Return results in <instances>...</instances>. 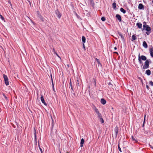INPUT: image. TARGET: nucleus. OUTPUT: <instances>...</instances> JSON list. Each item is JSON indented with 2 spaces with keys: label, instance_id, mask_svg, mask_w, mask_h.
Returning <instances> with one entry per match:
<instances>
[{
  "label": "nucleus",
  "instance_id": "obj_1",
  "mask_svg": "<svg viewBox=\"0 0 153 153\" xmlns=\"http://www.w3.org/2000/svg\"><path fill=\"white\" fill-rule=\"evenodd\" d=\"M96 114L97 115V120L101 122L102 123H103L104 122V121L102 118L101 114L99 111L96 110Z\"/></svg>",
  "mask_w": 153,
  "mask_h": 153
},
{
  "label": "nucleus",
  "instance_id": "obj_2",
  "mask_svg": "<svg viewBox=\"0 0 153 153\" xmlns=\"http://www.w3.org/2000/svg\"><path fill=\"white\" fill-rule=\"evenodd\" d=\"M143 29L146 30L147 32H150L151 28L149 27L146 25V23L144 22L143 25Z\"/></svg>",
  "mask_w": 153,
  "mask_h": 153
},
{
  "label": "nucleus",
  "instance_id": "obj_3",
  "mask_svg": "<svg viewBox=\"0 0 153 153\" xmlns=\"http://www.w3.org/2000/svg\"><path fill=\"white\" fill-rule=\"evenodd\" d=\"M3 78L4 79V82L5 85L7 86H8L9 85V82L8 81V79L7 76L5 74H3Z\"/></svg>",
  "mask_w": 153,
  "mask_h": 153
},
{
  "label": "nucleus",
  "instance_id": "obj_4",
  "mask_svg": "<svg viewBox=\"0 0 153 153\" xmlns=\"http://www.w3.org/2000/svg\"><path fill=\"white\" fill-rule=\"evenodd\" d=\"M149 63L148 60H147L145 62L144 65H143V69H147L149 67Z\"/></svg>",
  "mask_w": 153,
  "mask_h": 153
},
{
  "label": "nucleus",
  "instance_id": "obj_5",
  "mask_svg": "<svg viewBox=\"0 0 153 153\" xmlns=\"http://www.w3.org/2000/svg\"><path fill=\"white\" fill-rule=\"evenodd\" d=\"M98 64V70L101 69L102 68V65L98 59H96V65Z\"/></svg>",
  "mask_w": 153,
  "mask_h": 153
},
{
  "label": "nucleus",
  "instance_id": "obj_6",
  "mask_svg": "<svg viewBox=\"0 0 153 153\" xmlns=\"http://www.w3.org/2000/svg\"><path fill=\"white\" fill-rule=\"evenodd\" d=\"M55 13L59 19H60L61 17V14L58 10H56Z\"/></svg>",
  "mask_w": 153,
  "mask_h": 153
},
{
  "label": "nucleus",
  "instance_id": "obj_7",
  "mask_svg": "<svg viewBox=\"0 0 153 153\" xmlns=\"http://www.w3.org/2000/svg\"><path fill=\"white\" fill-rule=\"evenodd\" d=\"M41 100L42 102L45 105H47V104L46 102H45V101L42 95H41Z\"/></svg>",
  "mask_w": 153,
  "mask_h": 153
},
{
  "label": "nucleus",
  "instance_id": "obj_8",
  "mask_svg": "<svg viewBox=\"0 0 153 153\" xmlns=\"http://www.w3.org/2000/svg\"><path fill=\"white\" fill-rule=\"evenodd\" d=\"M140 59H141L142 60H143L145 61V60H146V57L142 55L141 56H140Z\"/></svg>",
  "mask_w": 153,
  "mask_h": 153
},
{
  "label": "nucleus",
  "instance_id": "obj_9",
  "mask_svg": "<svg viewBox=\"0 0 153 153\" xmlns=\"http://www.w3.org/2000/svg\"><path fill=\"white\" fill-rule=\"evenodd\" d=\"M100 102L103 105L105 104L106 102V100L103 98H102L101 99Z\"/></svg>",
  "mask_w": 153,
  "mask_h": 153
},
{
  "label": "nucleus",
  "instance_id": "obj_10",
  "mask_svg": "<svg viewBox=\"0 0 153 153\" xmlns=\"http://www.w3.org/2000/svg\"><path fill=\"white\" fill-rule=\"evenodd\" d=\"M84 142V140L83 138H82L80 142V146L82 147L83 146V144Z\"/></svg>",
  "mask_w": 153,
  "mask_h": 153
},
{
  "label": "nucleus",
  "instance_id": "obj_11",
  "mask_svg": "<svg viewBox=\"0 0 153 153\" xmlns=\"http://www.w3.org/2000/svg\"><path fill=\"white\" fill-rule=\"evenodd\" d=\"M144 8V6L142 4H140L138 6V8L139 9H142Z\"/></svg>",
  "mask_w": 153,
  "mask_h": 153
},
{
  "label": "nucleus",
  "instance_id": "obj_12",
  "mask_svg": "<svg viewBox=\"0 0 153 153\" xmlns=\"http://www.w3.org/2000/svg\"><path fill=\"white\" fill-rule=\"evenodd\" d=\"M53 52L54 54H56V55L59 58L61 59V57H60V56L57 54V53L55 51V49L54 48H53Z\"/></svg>",
  "mask_w": 153,
  "mask_h": 153
},
{
  "label": "nucleus",
  "instance_id": "obj_13",
  "mask_svg": "<svg viewBox=\"0 0 153 153\" xmlns=\"http://www.w3.org/2000/svg\"><path fill=\"white\" fill-rule=\"evenodd\" d=\"M143 46L145 48H147L148 47L145 41H144L143 44Z\"/></svg>",
  "mask_w": 153,
  "mask_h": 153
},
{
  "label": "nucleus",
  "instance_id": "obj_14",
  "mask_svg": "<svg viewBox=\"0 0 153 153\" xmlns=\"http://www.w3.org/2000/svg\"><path fill=\"white\" fill-rule=\"evenodd\" d=\"M38 17L42 22L44 21V18L41 15H39Z\"/></svg>",
  "mask_w": 153,
  "mask_h": 153
},
{
  "label": "nucleus",
  "instance_id": "obj_15",
  "mask_svg": "<svg viewBox=\"0 0 153 153\" xmlns=\"http://www.w3.org/2000/svg\"><path fill=\"white\" fill-rule=\"evenodd\" d=\"M137 26L139 28H141L142 27V24L140 23H138L137 24Z\"/></svg>",
  "mask_w": 153,
  "mask_h": 153
},
{
  "label": "nucleus",
  "instance_id": "obj_16",
  "mask_svg": "<svg viewBox=\"0 0 153 153\" xmlns=\"http://www.w3.org/2000/svg\"><path fill=\"white\" fill-rule=\"evenodd\" d=\"M82 40L83 42V43H85V38L84 36H82Z\"/></svg>",
  "mask_w": 153,
  "mask_h": 153
},
{
  "label": "nucleus",
  "instance_id": "obj_17",
  "mask_svg": "<svg viewBox=\"0 0 153 153\" xmlns=\"http://www.w3.org/2000/svg\"><path fill=\"white\" fill-rule=\"evenodd\" d=\"M146 74L148 75H149L151 74V71L149 70H147L146 71Z\"/></svg>",
  "mask_w": 153,
  "mask_h": 153
},
{
  "label": "nucleus",
  "instance_id": "obj_18",
  "mask_svg": "<svg viewBox=\"0 0 153 153\" xmlns=\"http://www.w3.org/2000/svg\"><path fill=\"white\" fill-rule=\"evenodd\" d=\"M116 17L119 21H121V17L119 15H117L116 16Z\"/></svg>",
  "mask_w": 153,
  "mask_h": 153
},
{
  "label": "nucleus",
  "instance_id": "obj_19",
  "mask_svg": "<svg viewBox=\"0 0 153 153\" xmlns=\"http://www.w3.org/2000/svg\"><path fill=\"white\" fill-rule=\"evenodd\" d=\"M34 137H35V140L36 141V129H35V128H34Z\"/></svg>",
  "mask_w": 153,
  "mask_h": 153
},
{
  "label": "nucleus",
  "instance_id": "obj_20",
  "mask_svg": "<svg viewBox=\"0 0 153 153\" xmlns=\"http://www.w3.org/2000/svg\"><path fill=\"white\" fill-rule=\"evenodd\" d=\"M120 11L123 13H125L126 12V10L123 8H121L120 9Z\"/></svg>",
  "mask_w": 153,
  "mask_h": 153
},
{
  "label": "nucleus",
  "instance_id": "obj_21",
  "mask_svg": "<svg viewBox=\"0 0 153 153\" xmlns=\"http://www.w3.org/2000/svg\"><path fill=\"white\" fill-rule=\"evenodd\" d=\"M138 61H139V62L140 64H142V61L141 60V59H140V54H139V55H138Z\"/></svg>",
  "mask_w": 153,
  "mask_h": 153
},
{
  "label": "nucleus",
  "instance_id": "obj_22",
  "mask_svg": "<svg viewBox=\"0 0 153 153\" xmlns=\"http://www.w3.org/2000/svg\"><path fill=\"white\" fill-rule=\"evenodd\" d=\"M132 41L135 40L137 39L136 37L134 35H133L132 36Z\"/></svg>",
  "mask_w": 153,
  "mask_h": 153
},
{
  "label": "nucleus",
  "instance_id": "obj_23",
  "mask_svg": "<svg viewBox=\"0 0 153 153\" xmlns=\"http://www.w3.org/2000/svg\"><path fill=\"white\" fill-rule=\"evenodd\" d=\"M112 6L113 8L114 9H115L116 7V3L115 2L113 3L112 4Z\"/></svg>",
  "mask_w": 153,
  "mask_h": 153
},
{
  "label": "nucleus",
  "instance_id": "obj_24",
  "mask_svg": "<svg viewBox=\"0 0 153 153\" xmlns=\"http://www.w3.org/2000/svg\"><path fill=\"white\" fill-rule=\"evenodd\" d=\"M115 135L116 136L118 133V130L117 128H115Z\"/></svg>",
  "mask_w": 153,
  "mask_h": 153
},
{
  "label": "nucleus",
  "instance_id": "obj_25",
  "mask_svg": "<svg viewBox=\"0 0 153 153\" xmlns=\"http://www.w3.org/2000/svg\"><path fill=\"white\" fill-rule=\"evenodd\" d=\"M70 86H71V90L73 91H74L72 85L71 79H70Z\"/></svg>",
  "mask_w": 153,
  "mask_h": 153
},
{
  "label": "nucleus",
  "instance_id": "obj_26",
  "mask_svg": "<svg viewBox=\"0 0 153 153\" xmlns=\"http://www.w3.org/2000/svg\"><path fill=\"white\" fill-rule=\"evenodd\" d=\"M119 35L120 36L121 38L122 39H124L123 36L122 34L120 33V34H119Z\"/></svg>",
  "mask_w": 153,
  "mask_h": 153
},
{
  "label": "nucleus",
  "instance_id": "obj_27",
  "mask_svg": "<svg viewBox=\"0 0 153 153\" xmlns=\"http://www.w3.org/2000/svg\"><path fill=\"white\" fill-rule=\"evenodd\" d=\"M101 19L102 21H104L105 20V19L104 17H102L101 18Z\"/></svg>",
  "mask_w": 153,
  "mask_h": 153
},
{
  "label": "nucleus",
  "instance_id": "obj_28",
  "mask_svg": "<svg viewBox=\"0 0 153 153\" xmlns=\"http://www.w3.org/2000/svg\"><path fill=\"white\" fill-rule=\"evenodd\" d=\"M0 16L2 20H4V17L1 15H0Z\"/></svg>",
  "mask_w": 153,
  "mask_h": 153
},
{
  "label": "nucleus",
  "instance_id": "obj_29",
  "mask_svg": "<svg viewBox=\"0 0 153 153\" xmlns=\"http://www.w3.org/2000/svg\"><path fill=\"white\" fill-rule=\"evenodd\" d=\"M39 149L41 151V153H42V152H43L44 150L43 149V150L42 149L41 147H39Z\"/></svg>",
  "mask_w": 153,
  "mask_h": 153
},
{
  "label": "nucleus",
  "instance_id": "obj_30",
  "mask_svg": "<svg viewBox=\"0 0 153 153\" xmlns=\"http://www.w3.org/2000/svg\"><path fill=\"white\" fill-rule=\"evenodd\" d=\"M51 78L52 83V85H53V89L54 90V85H53V81L52 78V75H51Z\"/></svg>",
  "mask_w": 153,
  "mask_h": 153
},
{
  "label": "nucleus",
  "instance_id": "obj_31",
  "mask_svg": "<svg viewBox=\"0 0 153 153\" xmlns=\"http://www.w3.org/2000/svg\"><path fill=\"white\" fill-rule=\"evenodd\" d=\"M149 84L151 85V86H153V82L152 81H150L149 82Z\"/></svg>",
  "mask_w": 153,
  "mask_h": 153
},
{
  "label": "nucleus",
  "instance_id": "obj_32",
  "mask_svg": "<svg viewBox=\"0 0 153 153\" xmlns=\"http://www.w3.org/2000/svg\"><path fill=\"white\" fill-rule=\"evenodd\" d=\"M150 52H153V48H152L150 49Z\"/></svg>",
  "mask_w": 153,
  "mask_h": 153
},
{
  "label": "nucleus",
  "instance_id": "obj_33",
  "mask_svg": "<svg viewBox=\"0 0 153 153\" xmlns=\"http://www.w3.org/2000/svg\"><path fill=\"white\" fill-rule=\"evenodd\" d=\"M118 149H119V150L120 151V152H121L122 151L121 150V148H120V147L119 146V145H118Z\"/></svg>",
  "mask_w": 153,
  "mask_h": 153
},
{
  "label": "nucleus",
  "instance_id": "obj_34",
  "mask_svg": "<svg viewBox=\"0 0 153 153\" xmlns=\"http://www.w3.org/2000/svg\"><path fill=\"white\" fill-rule=\"evenodd\" d=\"M150 55L152 56L153 57V52H150Z\"/></svg>",
  "mask_w": 153,
  "mask_h": 153
},
{
  "label": "nucleus",
  "instance_id": "obj_35",
  "mask_svg": "<svg viewBox=\"0 0 153 153\" xmlns=\"http://www.w3.org/2000/svg\"><path fill=\"white\" fill-rule=\"evenodd\" d=\"M77 84L78 85H79V80H77V82H76Z\"/></svg>",
  "mask_w": 153,
  "mask_h": 153
},
{
  "label": "nucleus",
  "instance_id": "obj_36",
  "mask_svg": "<svg viewBox=\"0 0 153 153\" xmlns=\"http://www.w3.org/2000/svg\"><path fill=\"white\" fill-rule=\"evenodd\" d=\"M131 138H132V140H135L134 138V137H133V136H131Z\"/></svg>",
  "mask_w": 153,
  "mask_h": 153
},
{
  "label": "nucleus",
  "instance_id": "obj_37",
  "mask_svg": "<svg viewBox=\"0 0 153 153\" xmlns=\"http://www.w3.org/2000/svg\"><path fill=\"white\" fill-rule=\"evenodd\" d=\"M145 117H146V115H145L144 119V123H143V126H144V123L145 121Z\"/></svg>",
  "mask_w": 153,
  "mask_h": 153
},
{
  "label": "nucleus",
  "instance_id": "obj_38",
  "mask_svg": "<svg viewBox=\"0 0 153 153\" xmlns=\"http://www.w3.org/2000/svg\"><path fill=\"white\" fill-rule=\"evenodd\" d=\"M83 46L84 48L85 49V50L84 43H83Z\"/></svg>",
  "mask_w": 153,
  "mask_h": 153
},
{
  "label": "nucleus",
  "instance_id": "obj_39",
  "mask_svg": "<svg viewBox=\"0 0 153 153\" xmlns=\"http://www.w3.org/2000/svg\"><path fill=\"white\" fill-rule=\"evenodd\" d=\"M3 96H4V97L5 98H6V99H7V97L5 96V95L4 94H3Z\"/></svg>",
  "mask_w": 153,
  "mask_h": 153
},
{
  "label": "nucleus",
  "instance_id": "obj_40",
  "mask_svg": "<svg viewBox=\"0 0 153 153\" xmlns=\"http://www.w3.org/2000/svg\"><path fill=\"white\" fill-rule=\"evenodd\" d=\"M76 16L77 17V18L79 19V15H78L77 14H76Z\"/></svg>",
  "mask_w": 153,
  "mask_h": 153
},
{
  "label": "nucleus",
  "instance_id": "obj_41",
  "mask_svg": "<svg viewBox=\"0 0 153 153\" xmlns=\"http://www.w3.org/2000/svg\"><path fill=\"white\" fill-rule=\"evenodd\" d=\"M146 87L148 89H149V87L148 86V85H146Z\"/></svg>",
  "mask_w": 153,
  "mask_h": 153
},
{
  "label": "nucleus",
  "instance_id": "obj_42",
  "mask_svg": "<svg viewBox=\"0 0 153 153\" xmlns=\"http://www.w3.org/2000/svg\"><path fill=\"white\" fill-rule=\"evenodd\" d=\"M146 33L147 34V35H149V32H146Z\"/></svg>",
  "mask_w": 153,
  "mask_h": 153
},
{
  "label": "nucleus",
  "instance_id": "obj_43",
  "mask_svg": "<svg viewBox=\"0 0 153 153\" xmlns=\"http://www.w3.org/2000/svg\"><path fill=\"white\" fill-rule=\"evenodd\" d=\"M38 146H39V147H40V146L39 145V143Z\"/></svg>",
  "mask_w": 153,
  "mask_h": 153
},
{
  "label": "nucleus",
  "instance_id": "obj_44",
  "mask_svg": "<svg viewBox=\"0 0 153 153\" xmlns=\"http://www.w3.org/2000/svg\"><path fill=\"white\" fill-rule=\"evenodd\" d=\"M114 50H116V49H117V48H116V47H114Z\"/></svg>",
  "mask_w": 153,
  "mask_h": 153
},
{
  "label": "nucleus",
  "instance_id": "obj_45",
  "mask_svg": "<svg viewBox=\"0 0 153 153\" xmlns=\"http://www.w3.org/2000/svg\"><path fill=\"white\" fill-rule=\"evenodd\" d=\"M94 109L95 111H96V107H94Z\"/></svg>",
  "mask_w": 153,
  "mask_h": 153
},
{
  "label": "nucleus",
  "instance_id": "obj_46",
  "mask_svg": "<svg viewBox=\"0 0 153 153\" xmlns=\"http://www.w3.org/2000/svg\"><path fill=\"white\" fill-rule=\"evenodd\" d=\"M93 1V0H91V2H92Z\"/></svg>",
  "mask_w": 153,
  "mask_h": 153
},
{
  "label": "nucleus",
  "instance_id": "obj_47",
  "mask_svg": "<svg viewBox=\"0 0 153 153\" xmlns=\"http://www.w3.org/2000/svg\"><path fill=\"white\" fill-rule=\"evenodd\" d=\"M95 85H96V82H95Z\"/></svg>",
  "mask_w": 153,
  "mask_h": 153
},
{
  "label": "nucleus",
  "instance_id": "obj_48",
  "mask_svg": "<svg viewBox=\"0 0 153 153\" xmlns=\"http://www.w3.org/2000/svg\"><path fill=\"white\" fill-rule=\"evenodd\" d=\"M116 53H117V52H115Z\"/></svg>",
  "mask_w": 153,
  "mask_h": 153
},
{
  "label": "nucleus",
  "instance_id": "obj_49",
  "mask_svg": "<svg viewBox=\"0 0 153 153\" xmlns=\"http://www.w3.org/2000/svg\"><path fill=\"white\" fill-rule=\"evenodd\" d=\"M42 153H43V152H42Z\"/></svg>",
  "mask_w": 153,
  "mask_h": 153
}]
</instances>
